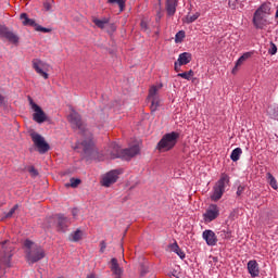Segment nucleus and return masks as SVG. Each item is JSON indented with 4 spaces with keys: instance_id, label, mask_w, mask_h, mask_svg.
<instances>
[{
    "instance_id": "393cba45",
    "label": "nucleus",
    "mask_w": 278,
    "mask_h": 278,
    "mask_svg": "<svg viewBox=\"0 0 278 278\" xmlns=\"http://www.w3.org/2000/svg\"><path fill=\"white\" fill-rule=\"evenodd\" d=\"M108 3H110L111 5H114V3H116L119 8V12H125V8H126L125 0H108Z\"/></svg>"
},
{
    "instance_id": "2f4dec72",
    "label": "nucleus",
    "mask_w": 278,
    "mask_h": 278,
    "mask_svg": "<svg viewBox=\"0 0 278 278\" xmlns=\"http://www.w3.org/2000/svg\"><path fill=\"white\" fill-rule=\"evenodd\" d=\"M184 38H186V31L180 30L176 34L175 37V42L179 43V42H184Z\"/></svg>"
},
{
    "instance_id": "09e8293b",
    "label": "nucleus",
    "mask_w": 278,
    "mask_h": 278,
    "mask_svg": "<svg viewBox=\"0 0 278 278\" xmlns=\"http://www.w3.org/2000/svg\"><path fill=\"white\" fill-rule=\"evenodd\" d=\"M86 278H97V274L91 273V274L87 275V277H86Z\"/></svg>"
},
{
    "instance_id": "9b49d317",
    "label": "nucleus",
    "mask_w": 278,
    "mask_h": 278,
    "mask_svg": "<svg viewBox=\"0 0 278 278\" xmlns=\"http://www.w3.org/2000/svg\"><path fill=\"white\" fill-rule=\"evenodd\" d=\"M123 170L121 169H113L109 173H106L101 180V186L104 188H110V186L116 184L118 181V175H121Z\"/></svg>"
},
{
    "instance_id": "ddd939ff",
    "label": "nucleus",
    "mask_w": 278,
    "mask_h": 278,
    "mask_svg": "<svg viewBox=\"0 0 278 278\" xmlns=\"http://www.w3.org/2000/svg\"><path fill=\"white\" fill-rule=\"evenodd\" d=\"M8 242H9L8 240L0 242L3 251V252H0V266L4 268L12 267V253L5 252V244H8Z\"/></svg>"
},
{
    "instance_id": "f704fd0d",
    "label": "nucleus",
    "mask_w": 278,
    "mask_h": 278,
    "mask_svg": "<svg viewBox=\"0 0 278 278\" xmlns=\"http://www.w3.org/2000/svg\"><path fill=\"white\" fill-rule=\"evenodd\" d=\"M16 210H18V204H15L10 212H8L4 216V218H12V216H14V214L16 213Z\"/></svg>"
},
{
    "instance_id": "f8f14e48",
    "label": "nucleus",
    "mask_w": 278,
    "mask_h": 278,
    "mask_svg": "<svg viewBox=\"0 0 278 278\" xmlns=\"http://www.w3.org/2000/svg\"><path fill=\"white\" fill-rule=\"evenodd\" d=\"M34 71L43 77V79H49V74L45 71H49V64L45 63L40 59H33L31 61Z\"/></svg>"
},
{
    "instance_id": "1a4fd4ad",
    "label": "nucleus",
    "mask_w": 278,
    "mask_h": 278,
    "mask_svg": "<svg viewBox=\"0 0 278 278\" xmlns=\"http://www.w3.org/2000/svg\"><path fill=\"white\" fill-rule=\"evenodd\" d=\"M20 18L22 21V24L25 27H34L35 31H41L42 34H51L52 29L51 28H45L41 25H39L38 23H36L35 20H31L27 16V13H22L20 15Z\"/></svg>"
},
{
    "instance_id": "603ef678",
    "label": "nucleus",
    "mask_w": 278,
    "mask_h": 278,
    "mask_svg": "<svg viewBox=\"0 0 278 278\" xmlns=\"http://www.w3.org/2000/svg\"><path fill=\"white\" fill-rule=\"evenodd\" d=\"M155 35L159 36V35H160V31H156Z\"/></svg>"
},
{
    "instance_id": "423d86ee",
    "label": "nucleus",
    "mask_w": 278,
    "mask_h": 278,
    "mask_svg": "<svg viewBox=\"0 0 278 278\" xmlns=\"http://www.w3.org/2000/svg\"><path fill=\"white\" fill-rule=\"evenodd\" d=\"M264 14H270V4L263 3L254 13L253 23L256 29H264Z\"/></svg>"
},
{
    "instance_id": "a211bd4d",
    "label": "nucleus",
    "mask_w": 278,
    "mask_h": 278,
    "mask_svg": "<svg viewBox=\"0 0 278 278\" xmlns=\"http://www.w3.org/2000/svg\"><path fill=\"white\" fill-rule=\"evenodd\" d=\"M192 62V54L189 52L180 53L178 56V65L186 66V64H190Z\"/></svg>"
},
{
    "instance_id": "6ab92c4d",
    "label": "nucleus",
    "mask_w": 278,
    "mask_h": 278,
    "mask_svg": "<svg viewBox=\"0 0 278 278\" xmlns=\"http://www.w3.org/2000/svg\"><path fill=\"white\" fill-rule=\"evenodd\" d=\"M248 270L251 277H257L260 275V267L257 265V261H249Z\"/></svg>"
},
{
    "instance_id": "39448f33",
    "label": "nucleus",
    "mask_w": 278,
    "mask_h": 278,
    "mask_svg": "<svg viewBox=\"0 0 278 278\" xmlns=\"http://www.w3.org/2000/svg\"><path fill=\"white\" fill-rule=\"evenodd\" d=\"M229 184V176L227 174H222L219 180L215 184L213 188V194L211 195L212 201H220L223 194H225V185Z\"/></svg>"
},
{
    "instance_id": "a19ab883",
    "label": "nucleus",
    "mask_w": 278,
    "mask_h": 278,
    "mask_svg": "<svg viewBox=\"0 0 278 278\" xmlns=\"http://www.w3.org/2000/svg\"><path fill=\"white\" fill-rule=\"evenodd\" d=\"M228 5L231 8V10H236L238 5V0H228Z\"/></svg>"
},
{
    "instance_id": "e433bc0d",
    "label": "nucleus",
    "mask_w": 278,
    "mask_h": 278,
    "mask_svg": "<svg viewBox=\"0 0 278 278\" xmlns=\"http://www.w3.org/2000/svg\"><path fill=\"white\" fill-rule=\"evenodd\" d=\"M28 173L31 175V177H38V169L34 166L28 167Z\"/></svg>"
},
{
    "instance_id": "3c124183",
    "label": "nucleus",
    "mask_w": 278,
    "mask_h": 278,
    "mask_svg": "<svg viewBox=\"0 0 278 278\" xmlns=\"http://www.w3.org/2000/svg\"><path fill=\"white\" fill-rule=\"evenodd\" d=\"M121 277H122V275L115 276V278H121Z\"/></svg>"
},
{
    "instance_id": "dca6fc26",
    "label": "nucleus",
    "mask_w": 278,
    "mask_h": 278,
    "mask_svg": "<svg viewBox=\"0 0 278 278\" xmlns=\"http://www.w3.org/2000/svg\"><path fill=\"white\" fill-rule=\"evenodd\" d=\"M202 237L208 247H216L218 239L216 238V233L213 230H204Z\"/></svg>"
},
{
    "instance_id": "4c0bfd02",
    "label": "nucleus",
    "mask_w": 278,
    "mask_h": 278,
    "mask_svg": "<svg viewBox=\"0 0 278 278\" xmlns=\"http://www.w3.org/2000/svg\"><path fill=\"white\" fill-rule=\"evenodd\" d=\"M140 28H141V31H147L149 29V24L147 23V21L141 20Z\"/></svg>"
},
{
    "instance_id": "8fccbe9b",
    "label": "nucleus",
    "mask_w": 278,
    "mask_h": 278,
    "mask_svg": "<svg viewBox=\"0 0 278 278\" xmlns=\"http://www.w3.org/2000/svg\"><path fill=\"white\" fill-rule=\"evenodd\" d=\"M72 214H73V216H74V218L77 216V210H73L72 211Z\"/></svg>"
},
{
    "instance_id": "a878e982",
    "label": "nucleus",
    "mask_w": 278,
    "mask_h": 278,
    "mask_svg": "<svg viewBox=\"0 0 278 278\" xmlns=\"http://www.w3.org/2000/svg\"><path fill=\"white\" fill-rule=\"evenodd\" d=\"M267 114L270 116V118H275L276 121H278V106H268Z\"/></svg>"
},
{
    "instance_id": "f3484780",
    "label": "nucleus",
    "mask_w": 278,
    "mask_h": 278,
    "mask_svg": "<svg viewBox=\"0 0 278 278\" xmlns=\"http://www.w3.org/2000/svg\"><path fill=\"white\" fill-rule=\"evenodd\" d=\"M177 5H179V0H166L165 9L167 16H175V12H177Z\"/></svg>"
},
{
    "instance_id": "aec40b11",
    "label": "nucleus",
    "mask_w": 278,
    "mask_h": 278,
    "mask_svg": "<svg viewBox=\"0 0 278 278\" xmlns=\"http://www.w3.org/2000/svg\"><path fill=\"white\" fill-rule=\"evenodd\" d=\"M251 55H253L251 52L243 53L236 62V66L232 68V73L236 74V71H238V66H242L244 62H247V60L251 58Z\"/></svg>"
},
{
    "instance_id": "4be33fe9",
    "label": "nucleus",
    "mask_w": 278,
    "mask_h": 278,
    "mask_svg": "<svg viewBox=\"0 0 278 278\" xmlns=\"http://www.w3.org/2000/svg\"><path fill=\"white\" fill-rule=\"evenodd\" d=\"M169 249L174 251V253H177L180 260H186V253L181 251V248H179V244L177 242L170 244Z\"/></svg>"
},
{
    "instance_id": "de8ad7c7",
    "label": "nucleus",
    "mask_w": 278,
    "mask_h": 278,
    "mask_svg": "<svg viewBox=\"0 0 278 278\" xmlns=\"http://www.w3.org/2000/svg\"><path fill=\"white\" fill-rule=\"evenodd\" d=\"M4 102H5V97L0 94V105H3Z\"/></svg>"
},
{
    "instance_id": "72a5a7b5",
    "label": "nucleus",
    "mask_w": 278,
    "mask_h": 278,
    "mask_svg": "<svg viewBox=\"0 0 278 278\" xmlns=\"http://www.w3.org/2000/svg\"><path fill=\"white\" fill-rule=\"evenodd\" d=\"M155 97H157V87L152 86L149 90L148 99H153Z\"/></svg>"
},
{
    "instance_id": "7c9ffc66",
    "label": "nucleus",
    "mask_w": 278,
    "mask_h": 278,
    "mask_svg": "<svg viewBox=\"0 0 278 278\" xmlns=\"http://www.w3.org/2000/svg\"><path fill=\"white\" fill-rule=\"evenodd\" d=\"M83 236H84V232L81 230L77 229L76 231H74L72 233L73 242H79V240H81Z\"/></svg>"
},
{
    "instance_id": "9d476101",
    "label": "nucleus",
    "mask_w": 278,
    "mask_h": 278,
    "mask_svg": "<svg viewBox=\"0 0 278 278\" xmlns=\"http://www.w3.org/2000/svg\"><path fill=\"white\" fill-rule=\"evenodd\" d=\"M0 38L8 40L11 45H18L21 38L5 25L0 24Z\"/></svg>"
},
{
    "instance_id": "c9c22d12",
    "label": "nucleus",
    "mask_w": 278,
    "mask_h": 278,
    "mask_svg": "<svg viewBox=\"0 0 278 278\" xmlns=\"http://www.w3.org/2000/svg\"><path fill=\"white\" fill-rule=\"evenodd\" d=\"M199 16H201V14H199V13H195L193 15H187L186 21L188 24L194 23V21H197V18H199Z\"/></svg>"
},
{
    "instance_id": "f03ea898",
    "label": "nucleus",
    "mask_w": 278,
    "mask_h": 278,
    "mask_svg": "<svg viewBox=\"0 0 278 278\" xmlns=\"http://www.w3.org/2000/svg\"><path fill=\"white\" fill-rule=\"evenodd\" d=\"M24 247L26 250V260L30 264H36L37 262H40V260H45V256L47 255L45 253V249L40 245H34V241L26 239L24 241Z\"/></svg>"
},
{
    "instance_id": "412c9836",
    "label": "nucleus",
    "mask_w": 278,
    "mask_h": 278,
    "mask_svg": "<svg viewBox=\"0 0 278 278\" xmlns=\"http://www.w3.org/2000/svg\"><path fill=\"white\" fill-rule=\"evenodd\" d=\"M111 270L115 276L123 275V269L118 265V260L112 258L111 260Z\"/></svg>"
},
{
    "instance_id": "473e14b6",
    "label": "nucleus",
    "mask_w": 278,
    "mask_h": 278,
    "mask_svg": "<svg viewBox=\"0 0 278 278\" xmlns=\"http://www.w3.org/2000/svg\"><path fill=\"white\" fill-rule=\"evenodd\" d=\"M53 8V0H46L43 2V10L46 12H51V9Z\"/></svg>"
},
{
    "instance_id": "bb28decb",
    "label": "nucleus",
    "mask_w": 278,
    "mask_h": 278,
    "mask_svg": "<svg viewBox=\"0 0 278 278\" xmlns=\"http://www.w3.org/2000/svg\"><path fill=\"white\" fill-rule=\"evenodd\" d=\"M240 155H242V149L236 148L230 154V160H232V162H238V160H240Z\"/></svg>"
},
{
    "instance_id": "5701e85b",
    "label": "nucleus",
    "mask_w": 278,
    "mask_h": 278,
    "mask_svg": "<svg viewBox=\"0 0 278 278\" xmlns=\"http://www.w3.org/2000/svg\"><path fill=\"white\" fill-rule=\"evenodd\" d=\"M92 23L98 26L99 29H105V25H108V23H110V18L104 17L103 20H99L97 17H94L92 20Z\"/></svg>"
},
{
    "instance_id": "79ce46f5",
    "label": "nucleus",
    "mask_w": 278,
    "mask_h": 278,
    "mask_svg": "<svg viewBox=\"0 0 278 278\" xmlns=\"http://www.w3.org/2000/svg\"><path fill=\"white\" fill-rule=\"evenodd\" d=\"M105 249H108V244L105 241L100 242V253H105Z\"/></svg>"
},
{
    "instance_id": "0eeeda50",
    "label": "nucleus",
    "mask_w": 278,
    "mask_h": 278,
    "mask_svg": "<svg viewBox=\"0 0 278 278\" xmlns=\"http://www.w3.org/2000/svg\"><path fill=\"white\" fill-rule=\"evenodd\" d=\"M140 153V147L132 146L130 148L121 149V147H115V153H113V157H121L122 160H131V157H136Z\"/></svg>"
},
{
    "instance_id": "58836bf2",
    "label": "nucleus",
    "mask_w": 278,
    "mask_h": 278,
    "mask_svg": "<svg viewBox=\"0 0 278 278\" xmlns=\"http://www.w3.org/2000/svg\"><path fill=\"white\" fill-rule=\"evenodd\" d=\"M268 53L270 55H275V53H277V46L274 42H270V48L268 50Z\"/></svg>"
},
{
    "instance_id": "c03bdc74",
    "label": "nucleus",
    "mask_w": 278,
    "mask_h": 278,
    "mask_svg": "<svg viewBox=\"0 0 278 278\" xmlns=\"http://www.w3.org/2000/svg\"><path fill=\"white\" fill-rule=\"evenodd\" d=\"M147 273H149V268L146 266H141L140 277H144V275H147Z\"/></svg>"
},
{
    "instance_id": "49530a36",
    "label": "nucleus",
    "mask_w": 278,
    "mask_h": 278,
    "mask_svg": "<svg viewBox=\"0 0 278 278\" xmlns=\"http://www.w3.org/2000/svg\"><path fill=\"white\" fill-rule=\"evenodd\" d=\"M174 70L176 71V73H179V71H181V68H179V62H175Z\"/></svg>"
},
{
    "instance_id": "37998d69",
    "label": "nucleus",
    "mask_w": 278,
    "mask_h": 278,
    "mask_svg": "<svg viewBox=\"0 0 278 278\" xmlns=\"http://www.w3.org/2000/svg\"><path fill=\"white\" fill-rule=\"evenodd\" d=\"M243 192H244V186L240 185L237 189V197H242Z\"/></svg>"
},
{
    "instance_id": "a18cd8bd",
    "label": "nucleus",
    "mask_w": 278,
    "mask_h": 278,
    "mask_svg": "<svg viewBox=\"0 0 278 278\" xmlns=\"http://www.w3.org/2000/svg\"><path fill=\"white\" fill-rule=\"evenodd\" d=\"M161 20H162V12L157 11L155 21L156 23H160Z\"/></svg>"
},
{
    "instance_id": "2eb2a0df",
    "label": "nucleus",
    "mask_w": 278,
    "mask_h": 278,
    "mask_svg": "<svg viewBox=\"0 0 278 278\" xmlns=\"http://www.w3.org/2000/svg\"><path fill=\"white\" fill-rule=\"evenodd\" d=\"M55 218L58 231H66L71 227V218L64 216V214H56Z\"/></svg>"
},
{
    "instance_id": "4468645a",
    "label": "nucleus",
    "mask_w": 278,
    "mask_h": 278,
    "mask_svg": "<svg viewBox=\"0 0 278 278\" xmlns=\"http://www.w3.org/2000/svg\"><path fill=\"white\" fill-rule=\"evenodd\" d=\"M218 216H220V208H218L216 204H210L206 212L203 214L205 223H212V220H216Z\"/></svg>"
},
{
    "instance_id": "7ed1b4c3",
    "label": "nucleus",
    "mask_w": 278,
    "mask_h": 278,
    "mask_svg": "<svg viewBox=\"0 0 278 278\" xmlns=\"http://www.w3.org/2000/svg\"><path fill=\"white\" fill-rule=\"evenodd\" d=\"M179 136L180 135L177 131L165 134L156 146L157 151L164 153L166 151H172V149H175L179 140Z\"/></svg>"
},
{
    "instance_id": "c85d7f7f",
    "label": "nucleus",
    "mask_w": 278,
    "mask_h": 278,
    "mask_svg": "<svg viewBox=\"0 0 278 278\" xmlns=\"http://www.w3.org/2000/svg\"><path fill=\"white\" fill-rule=\"evenodd\" d=\"M177 77H181V79H187L188 81H190V79H192V77H194V71L190 70L185 73H179L177 75Z\"/></svg>"
},
{
    "instance_id": "ea45409f",
    "label": "nucleus",
    "mask_w": 278,
    "mask_h": 278,
    "mask_svg": "<svg viewBox=\"0 0 278 278\" xmlns=\"http://www.w3.org/2000/svg\"><path fill=\"white\" fill-rule=\"evenodd\" d=\"M220 236L224 237L226 240H229L231 238V231L229 230H222Z\"/></svg>"
},
{
    "instance_id": "cd10ccee",
    "label": "nucleus",
    "mask_w": 278,
    "mask_h": 278,
    "mask_svg": "<svg viewBox=\"0 0 278 278\" xmlns=\"http://www.w3.org/2000/svg\"><path fill=\"white\" fill-rule=\"evenodd\" d=\"M266 177H267V181H268L269 186L274 190H277L278 189V185H277V179H275V176H273V174H270V173H267Z\"/></svg>"
},
{
    "instance_id": "6e6552de",
    "label": "nucleus",
    "mask_w": 278,
    "mask_h": 278,
    "mask_svg": "<svg viewBox=\"0 0 278 278\" xmlns=\"http://www.w3.org/2000/svg\"><path fill=\"white\" fill-rule=\"evenodd\" d=\"M28 103L31 108V110L35 111V113L33 114V119L35 121V123H38L39 125L42 123H46L47 121V113H45V111H42V108H40V105L36 104V102H34V99L28 96Z\"/></svg>"
},
{
    "instance_id": "c756f323",
    "label": "nucleus",
    "mask_w": 278,
    "mask_h": 278,
    "mask_svg": "<svg viewBox=\"0 0 278 278\" xmlns=\"http://www.w3.org/2000/svg\"><path fill=\"white\" fill-rule=\"evenodd\" d=\"M81 184V179L79 178H71L70 184H65L66 188H77Z\"/></svg>"
},
{
    "instance_id": "f257e3e1",
    "label": "nucleus",
    "mask_w": 278,
    "mask_h": 278,
    "mask_svg": "<svg viewBox=\"0 0 278 278\" xmlns=\"http://www.w3.org/2000/svg\"><path fill=\"white\" fill-rule=\"evenodd\" d=\"M70 123L73 129H78L81 134H84V136H87V138L81 142H77L74 149H83V153L86 155V157H90V155H92V151H94V141H92V135L86 130V126L81 121V115H79L77 112H73L70 114Z\"/></svg>"
},
{
    "instance_id": "20e7f679",
    "label": "nucleus",
    "mask_w": 278,
    "mask_h": 278,
    "mask_svg": "<svg viewBox=\"0 0 278 278\" xmlns=\"http://www.w3.org/2000/svg\"><path fill=\"white\" fill-rule=\"evenodd\" d=\"M30 138L38 153H40L41 155H45V153H49V151L51 150V146H49L47 140H45V137L36 131H33L30 132Z\"/></svg>"
},
{
    "instance_id": "b1692460",
    "label": "nucleus",
    "mask_w": 278,
    "mask_h": 278,
    "mask_svg": "<svg viewBox=\"0 0 278 278\" xmlns=\"http://www.w3.org/2000/svg\"><path fill=\"white\" fill-rule=\"evenodd\" d=\"M150 101H151V106H150L151 112H157V108H160V97L156 96L154 98H150Z\"/></svg>"
}]
</instances>
